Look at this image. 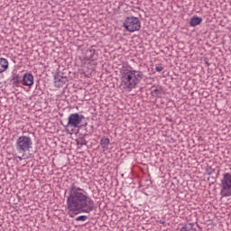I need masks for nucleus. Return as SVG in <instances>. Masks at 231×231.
Here are the masks:
<instances>
[{
    "mask_svg": "<svg viewBox=\"0 0 231 231\" xmlns=\"http://www.w3.org/2000/svg\"><path fill=\"white\" fill-rule=\"evenodd\" d=\"M33 142L30 136L22 135L18 137L15 143V147L18 152H28L32 149Z\"/></svg>",
    "mask_w": 231,
    "mask_h": 231,
    "instance_id": "nucleus-4",
    "label": "nucleus"
},
{
    "mask_svg": "<svg viewBox=\"0 0 231 231\" xmlns=\"http://www.w3.org/2000/svg\"><path fill=\"white\" fill-rule=\"evenodd\" d=\"M60 84V79L59 80Z\"/></svg>",
    "mask_w": 231,
    "mask_h": 231,
    "instance_id": "nucleus-21",
    "label": "nucleus"
},
{
    "mask_svg": "<svg viewBox=\"0 0 231 231\" xmlns=\"http://www.w3.org/2000/svg\"><path fill=\"white\" fill-rule=\"evenodd\" d=\"M10 63L8 62V60L0 58V73H5V71L8 69Z\"/></svg>",
    "mask_w": 231,
    "mask_h": 231,
    "instance_id": "nucleus-9",
    "label": "nucleus"
},
{
    "mask_svg": "<svg viewBox=\"0 0 231 231\" xmlns=\"http://www.w3.org/2000/svg\"><path fill=\"white\" fill-rule=\"evenodd\" d=\"M84 118L85 117L83 115L79 113H74L69 115L66 124H64L63 121H60V124L64 127H74V128L79 129L80 127H82L81 124Z\"/></svg>",
    "mask_w": 231,
    "mask_h": 231,
    "instance_id": "nucleus-5",
    "label": "nucleus"
},
{
    "mask_svg": "<svg viewBox=\"0 0 231 231\" xmlns=\"http://www.w3.org/2000/svg\"><path fill=\"white\" fill-rule=\"evenodd\" d=\"M155 70L158 71L159 73H161V71H163V67H162V66H157V67L155 68Z\"/></svg>",
    "mask_w": 231,
    "mask_h": 231,
    "instance_id": "nucleus-15",
    "label": "nucleus"
},
{
    "mask_svg": "<svg viewBox=\"0 0 231 231\" xmlns=\"http://www.w3.org/2000/svg\"><path fill=\"white\" fill-rule=\"evenodd\" d=\"M88 219V216L82 215L76 218V221H86Z\"/></svg>",
    "mask_w": 231,
    "mask_h": 231,
    "instance_id": "nucleus-14",
    "label": "nucleus"
},
{
    "mask_svg": "<svg viewBox=\"0 0 231 231\" xmlns=\"http://www.w3.org/2000/svg\"><path fill=\"white\" fill-rule=\"evenodd\" d=\"M69 194L67 203L68 208L71 212L89 214L95 210V201L88 197V193L83 189L72 184Z\"/></svg>",
    "mask_w": 231,
    "mask_h": 231,
    "instance_id": "nucleus-1",
    "label": "nucleus"
},
{
    "mask_svg": "<svg viewBox=\"0 0 231 231\" xmlns=\"http://www.w3.org/2000/svg\"><path fill=\"white\" fill-rule=\"evenodd\" d=\"M85 59L87 60H97L98 54L95 52V49H88L85 52Z\"/></svg>",
    "mask_w": 231,
    "mask_h": 231,
    "instance_id": "nucleus-8",
    "label": "nucleus"
},
{
    "mask_svg": "<svg viewBox=\"0 0 231 231\" xmlns=\"http://www.w3.org/2000/svg\"><path fill=\"white\" fill-rule=\"evenodd\" d=\"M159 223H160L161 225H165V221H163V220H160Z\"/></svg>",
    "mask_w": 231,
    "mask_h": 231,
    "instance_id": "nucleus-17",
    "label": "nucleus"
},
{
    "mask_svg": "<svg viewBox=\"0 0 231 231\" xmlns=\"http://www.w3.org/2000/svg\"><path fill=\"white\" fill-rule=\"evenodd\" d=\"M220 196L230 198L231 196V172H226L220 180Z\"/></svg>",
    "mask_w": 231,
    "mask_h": 231,
    "instance_id": "nucleus-3",
    "label": "nucleus"
},
{
    "mask_svg": "<svg viewBox=\"0 0 231 231\" xmlns=\"http://www.w3.org/2000/svg\"><path fill=\"white\" fill-rule=\"evenodd\" d=\"M143 79V72L135 69H123L121 76V86L126 91H133Z\"/></svg>",
    "mask_w": 231,
    "mask_h": 231,
    "instance_id": "nucleus-2",
    "label": "nucleus"
},
{
    "mask_svg": "<svg viewBox=\"0 0 231 231\" xmlns=\"http://www.w3.org/2000/svg\"><path fill=\"white\" fill-rule=\"evenodd\" d=\"M111 143V141L107 137H103L100 141V145L104 152L109 150V144Z\"/></svg>",
    "mask_w": 231,
    "mask_h": 231,
    "instance_id": "nucleus-10",
    "label": "nucleus"
},
{
    "mask_svg": "<svg viewBox=\"0 0 231 231\" xmlns=\"http://www.w3.org/2000/svg\"><path fill=\"white\" fill-rule=\"evenodd\" d=\"M123 26L127 32H138L142 28V23L138 17L131 16L125 18Z\"/></svg>",
    "mask_w": 231,
    "mask_h": 231,
    "instance_id": "nucleus-6",
    "label": "nucleus"
},
{
    "mask_svg": "<svg viewBox=\"0 0 231 231\" xmlns=\"http://www.w3.org/2000/svg\"><path fill=\"white\" fill-rule=\"evenodd\" d=\"M196 224L194 223H188L184 225L180 231H196Z\"/></svg>",
    "mask_w": 231,
    "mask_h": 231,
    "instance_id": "nucleus-12",
    "label": "nucleus"
},
{
    "mask_svg": "<svg viewBox=\"0 0 231 231\" xmlns=\"http://www.w3.org/2000/svg\"><path fill=\"white\" fill-rule=\"evenodd\" d=\"M86 125H88V123H86L85 125H83L84 127H86Z\"/></svg>",
    "mask_w": 231,
    "mask_h": 231,
    "instance_id": "nucleus-19",
    "label": "nucleus"
},
{
    "mask_svg": "<svg viewBox=\"0 0 231 231\" xmlns=\"http://www.w3.org/2000/svg\"><path fill=\"white\" fill-rule=\"evenodd\" d=\"M18 159H19V160H20V162H21V160H23V157L18 156Z\"/></svg>",
    "mask_w": 231,
    "mask_h": 231,
    "instance_id": "nucleus-18",
    "label": "nucleus"
},
{
    "mask_svg": "<svg viewBox=\"0 0 231 231\" xmlns=\"http://www.w3.org/2000/svg\"><path fill=\"white\" fill-rule=\"evenodd\" d=\"M77 145H80L82 147L83 145H88V141L84 139V137H80L76 139Z\"/></svg>",
    "mask_w": 231,
    "mask_h": 231,
    "instance_id": "nucleus-13",
    "label": "nucleus"
},
{
    "mask_svg": "<svg viewBox=\"0 0 231 231\" xmlns=\"http://www.w3.org/2000/svg\"><path fill=\"white\" fill-rule=\"evenodd\" d=\"M23 86H27V88H32L33 86V75L31 73H26L23 75L22 79Z\"/></svg>",
    "mask_w": 231,
    "mask_h": 231,
    "instance_id": "nucleus-7",
    "label": "nucleus"
},
{
    "mask_svg": "<svg viewBox=\"0 0 231 231\" xmlns=\"http://www.w3.org/2000/svg\"><path fill=\"white\" fill-rule=\"evenodd\" d=\"M152 93V95L158 96V95H160V89L155 88Z\"/></svg>",
    "mask_w": 231,
    "mask_h": 231,
    "instance_id": "nucleus-16",
    "label": "nucleus"
},
{
    "mask_svg": "<svg viewBox=\"0 0 231 231\" xmlns=\"http://www.w3.org/2000/svg\"><path fill=\"white\" fill-rule=\"evenodd\" d=\"M208 174H212V172H208Z\"/></svg>",
    "mask_w": 231,
    "mask_h": 231,
    "instance_id": "nucleus-20",
    "label": "nucleus"
},
{
    "mask_svg": "<svg viewBox=\"0 0 231 231\" xmlns=\"http://www.w3.org/2000/svg\"><path fill=\"white\" fill-rule=\"evenodd\" d=\"M202 22H203V19L201 17L193 16L189 20V26H192V27L199 26V24H201Z\"/></svg>",
    "mask_w": 231,
    "mask_h": 231,
    "instance_id": "nucleus-11",
    "label": "nucleus"
}]
</instances>
